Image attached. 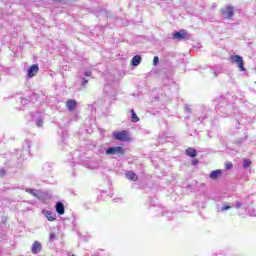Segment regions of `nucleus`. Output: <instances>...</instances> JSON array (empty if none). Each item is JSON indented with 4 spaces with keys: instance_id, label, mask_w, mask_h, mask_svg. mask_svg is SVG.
Wrapping results in <instances>:
<instances>
[{
    "instance_id": "obj_5",
    "label": "nucleus",
    "mask_w": 256,
    "mask_h": 256,
    "mask_svg": "<svg viewBox=\"0 0 256 256\" xmlns=\"http://www.w3.org/2000/svg\"><path fill=\"white\" fill-rule=\"evenodd\" d=\"M172 39L187 41L189 39V33L186 30H179L172 35Z\"/></svg>"
},
{
    "instance_id": "obj_7",
    "label": "nucleus",
    "mask_w": 256,
    "mask_h": 256,
    "mask_svg": "<svg viewBox=\"0 0 256 256\" xmlns=\"http://www.w3.org/2000/svg\"><path fill=\"white\" fill-rule=\"evenodd\" d=\"M209 177L210 179H212V181H219V179L223 177V170H213L212 172H210Z\"/></svg>"
},
{
    "instance_id": "obj_28",
    "label": "nucleus",
    "mask_w": 256,
    "mask_h": 256,
    "mask_svg": "<svg viewBox=\"0 0 256 256\" xmlns=\"http://www.w3.org/2000/svg\"><path fill=\"white\" fill-rule=\"evenodd\" d=\"M28 193H33V190H29Z\"/></svg>"
},
{
    "instance_id": "obj_12",
    "label": "nucleus",
    "mask_w": 256,
    "mask_h": 256,
    "mask_svg": "<svg viewBox=\"0 0 256 256\" xmlns=\"http://www.w3.org/2000/svg\"><path fill=\"white\" fill-rule=\"evenodd\" d=\"M42 213L43 215H45L48 221H55V219H57L55 213H53L52 211H43Z\"/></svg>"
},
{
    "instance_id": "obj_11",
    "label": "nucleus",
    "mask_w": 256,
    "mask_h": 256,
    "mask_svg": "<svg viewBox=\"0 0 256 256\" xmlns=\"http://www.w3.org/2000/svg\"><path fill=\"white\" fill-rule=\"evenodd\" d=\"M126 177L129 181H139V176H137L133 171L126 172Z\"/></svg>"
},
{
    "instance_id": "obj_13",
    "label": "nucleus",
    "mask_w": 256,
    "mask_h": 256,
    "mask_svg": "<svg viewBox=\"0 0 256 256\" xmlns=\"http://www.w3.org/2000/svg\"><path fill=\"white\" fill-rule=\"evenodd\" d=\"M131 65H133V67H137L138 65H141V56L140 55L134 56L132 58Z\"/></svg>"
},
{
    "instance_id": "obj_23",
    "label": "nucleus",
    "mask_w": 256,
    "mask_h": 256,
    "mask_svg": "<svg viewBox=\"0 0 256 256\" xmlns=\"http://www.w3.org/2000/svg\"><path fill=\"white\" fill-rule=\"evenodd\" d=\"M49 239H51V240L55 239V233H51L49 236Z\"/></svg>"
},
{
    "instance_id": "obj_4",
    "label": "nucleus",
    "mask_w": 256,
    "mask_h": 256,
    "mask_svg": "<svg viewBox=\"0 0 256 256\" xmlns=\"http://www.w3.org/2000/svg\"><path fill=\"white\" fill-rule=\"evenodd\" d=\"M231 63H237L240 71H245V62L243 61V57L239 55L230 56Z\"/></svg>"
},
{
    "instance_id": "obj_10",
    "label": "nucleus",
    "mask_w": 256,
    "mask_h": 256,
    "mask_svg": "<svg viewBox=\"0 0 256 256\" xmlns=\"http://www.w3.org/2000/svg\"><path fill=\"white\" fill-rule=\"evenodd\" d=\"M55 209L58 215H65V205H63V202H57Z\"/></svg>"
},
{
    "instance_id": "obj_17",
    "label": "nucleus",
    "mask_w": 256,
    "mask_h": 256,
    "mask_svg": "<svg viewBox=\"0 0 256 256\" xmlns=\"http://www.w3.org/2000/svg\"><path fill=\"white\" fill-rule=\"evenodd\" d=\"M243 167H244V169H248V167H251V160L244 159Z\"/></svg>"
},
{
    "instance_id": "obj_22",
    "label": "nucleus",
    "mask_w": 256,
    "mask_h": 256,
    "mask_svg": "<svg viewBox=\"0 0 256 256\" xmlns=\"http://www.w3.org/2000/svg\"><path fill=\"white\" fill-rule=\"evenodd\" d=\"M91 75H93V72H91V71L85 72V77H91Z\"/></svg>"
},
{
    "instance_id": "obj_3",
    "label": "nucleus",
    "mask_w": 256,
    "mask_h": 256,
    "mask_svg": "<svg viewBox=\"0 0 256 256\" xmlns=\"http://www.w3.org/2000/svg\"><path fill=\"white\" fill-rule=\"evenodd\" d=\"M106 155H119V156H123V155H125V150L121 146L109 147L106 150Z\"/></svg>"
},
{
    "instance_id": "obj_19",
    "label": "nucleus",
    "mask_w": 256,
    "mask_h": 256,
    "mask_svg": "<svg viewBox=\"0 0 256 256\" xmlns=\"http://www.w3.org/2000/svg\"><path fill=\"white\" fill-rule=\"evenodd\" d=\"M36 125L38 127H43V119H39L37 122H36Z\"/></svg>"
},
{
    "instance_id": "obj_27",
    "label": "nucleus",
    "mask_w": 256,
    "mask_h": 256,
    "mask_svg": "<svg viewBox=\"0 0 256 256\" xmlns=\"http://www.w3.org/2000/svg\"><path fill=\"white\" fill-rule=\"evenodd\" d=\"M197 163H199V160H194L193 161V165H197Z\"/></svg>"
},
{
    "instance_id": "obj_25",
    "label": "nucleus",
    "mask_w": 256,
    "mask_h": 256,
    "mask_svg": "<svg viewBox=\"0 0 256 256\" xmlns=\"http://www.w3.org/2000/svg\"><path fill=\"white\" fill-rule=\"evenodd\" d=\"M54 3H61L63 0H52Z\"/></svg>"
},
{
    "instance_id": "obj_18",
    "label": "nucleus",
    "mask_w": 256,
    "mask_h": 256,
    "mask_svg": "<svg viewBox=\"0 0 256 256\" xmlns=\"http://www.w3.org/2000/svg\"><path fill=\"white\" fill-rule=\"evenodd\" d=\"M228 209H231V206L227 204H224L221 208L222 211H227Z\"/></svg>"
},
{
    "instance_id": "obj_21",
    "label": "nucleus",
    "mask_w": 256,
    "mask_h": 256,
    "mask_svg": "<svg viewBox=\"0 0 256 256\" xmlns=\"http://www.w3.org/2000/svg\"><path fill=\"white\" fill-rule=\"evenodd\" d=\"M157 63H159V57L155 56L153 60V64L157 65Z\"/></svg>"
},
{
    "instance_id": "obj_1",
    "label": "nucleus",
    "mask_w": 256,
    "mask_h": 256,
    "mask_svg": "<svg viewBox=\"0 0 256 256\" xmlns=\"http://www.w3.org/2000/svg\"><path fill=\"white\" fill-rule=\"evenodd\" d=\"M112 137L116 141H124L126 143H129V141H131V134H129V131L127 130L116 131L112 134Z\"/></svg>"
},
{
    "instance_id": "obj_6",
    "label": "nucleus",
    "mask_w": 256,
    "mask_h": 256,
    "mask_svg": "<svg viewBox=\"0 0 256 256\" xmlns=\"http://www.w3.org/2000/svg\"><path fill=\"white\" fill-rule=\"evenodd\" d=\"M37 73H39V65H37V64L31 65L27 70V75H28L29 79L35 77L37 75Z\"/></svg>"
},
{
    "instance_id": "obj_29",
    "label": "nucleus",
    "mask_w": 256,
    "mask_h": 256,
    "mask_svg": "<svg viewBox=\"0 0 256 256\" xmlns=\"http://www.w3.org/2000/svg\"><path fill=\"white\" fill-rule=\"evenodd\" d=\"M72 256H75V255H72Z\"/></svg>"
},
{
    "instance_id": "obj_2",
    "label": "nucleus",
    "mask_w": 256,
    "mask_h": 256,
    "mask_svg": "<svg viewBox=\"0 0 256 256\" xmlns=\"http://www.w3.org/2000/svg\"><path fill=\"white\" fill-rule=\"evenodd\" d=\"M220 12L224 19H232L235 13V9L233 8V6H226L224 8H221Z\"/></svg>"
},
{
    "instance_id": "obj_8",
    "label": "nucleus",
    "mask_w": 256,
    "mask_h": 256,
    "mask_svg": "<svg viewBox=\"0 0 256 256\" xmlns=\"http://www.w3.org/2000/svg\"><path fill=\"white\" fill-rule=\"evenodd\" d=\"M43 249V246L40 244L39 241H35L32 244L31 251L33 255H37L38 253H41V250Z\"/></svg>"
},
{
    "instance_id": "obj_9",
    "label": "nucleus",
    "mask_w": 256,
    "mask_h": 256,
    "mask_svg": "<svg viewBox=\"0 0 256 256\" xmlns=\"http://www.w3.org/2000/svg\"><path fill=\"white\" fill-rule=\"evenodd\" d=\"M66 108L68 111H75L77 109V101L73 99H68L66 101Z\"/></svg>"
},
{
    "instance_id": "obj_24",
    "label": "nucleus",
    "mask_w": 256,
    "mask_h": 256,
    "mask_svg": "<svg viewBox=\"0 0 256 256\" xmlns=\"http://www.w3.org/2000/svg\"><path fill=\"white\" fill-rule=\"evenodd\" d=\"M88 81L86 79L83 80L82 82V87H85V85H87Z\"/></svg>"
},
{
    "instance_id": "obj_20",
    "label": "nucleus",
    "mask_w": 256,
    "mask_h": 256,
    "mask_svg": "<svg viewBox=\"0 0 256 256\" xmlns=\"http://www.w3.org/2000/svg\"><path fill=\"white\" fill-rule=\"evenodd\" d=\"M5 175H7L5 169H0V177H5Z\"/></svg>"
},
{
    "instance_id": "obj_14",
    "label": "nucleus",
    "mask_w": 256,
    "mask_h": 256,
    "mask_svg": "<svg viewBox=\"0 0 256 256\" xmlns=\"http://www.w3.org/2000/svg\"><path fill=\"white\" fill-rule=\"evenodd\" d=\"M186 155L188 157H195L197 155V150H195V148H188L186 149Z\"/></svg>"
},
{
    "instance_id": "obj_16",
    "label": "nucleus",
    "mask_w": 256,
    "mask_h": 256,
    "mask_svg": "<svg viewBox=\"0 0 256 256\" xmlns=\"http://www.w3.org/2000/svg\"><path fill=\"white\" fill-rule=\"evenodd\" d=\"M224 167L226 171H231V169H233V162L226 161Z\"/></svg>"
},
{
    "instance_id": "obj_15",
    "label": "nucleus",
    "mask_w": 256,
    "mask_h": 256,
    "mask_svg": "<svg viewBox=\"0 0 256 256\" xmlns=\"http://www.w3.org/2000/svg\"><path fill=\"white\" fill-rule=\"evenodd\" d=\"M132 123H139V116L135 113V110H130Z\"/></svg>"
},
{
    "instance_id": "obj_26",
    "label": "nucleus",
    "mask_w": 256,
    "mask_h": 256,
    "mask_svg": "<svg viewBox=\"0 0 256 256\" xmlns=\"http://www.w3.org/2000/svg\"><path fill=\"white\" fill-rule=\"evenodd\" d=\"M236 209H241V203H238V204L236 205Z\"/></svg>"
}]
</instances>
